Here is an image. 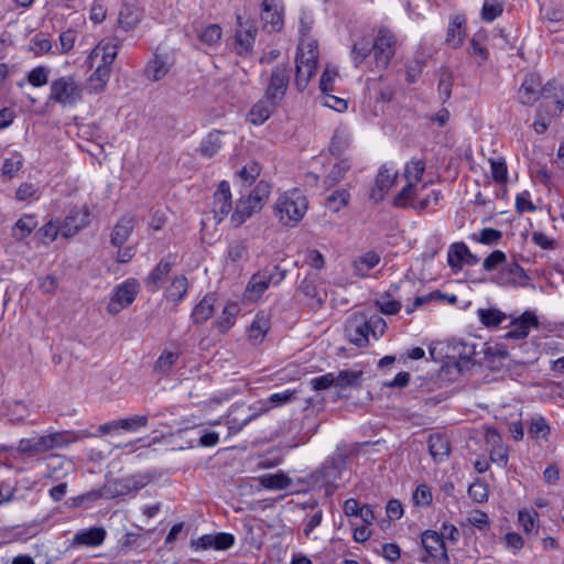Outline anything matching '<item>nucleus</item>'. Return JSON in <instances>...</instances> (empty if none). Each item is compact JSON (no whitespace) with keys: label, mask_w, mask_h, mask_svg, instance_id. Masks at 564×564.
Masks as SVG:
<instances>
[{"label":"nucleus","mask_w":564,"mask_h":564,"mask_svg":"<svg viewBox=\"0 0 564 564\" xmlns=\"http://www.w3.org/2000/svg\"><path fill=\"white\" fill-rule=\"evenodd\" d=\"M492 178L497 183H505L508 178V169L503 159H490L489 160Z\"/></svg>","instance_id":"59"},{"label":"nucleus","mask_w":564,"mask_h":564,"mask_svg":"<svg viewBox=\"0 0 564 564\" xmlns=\"http://www.w3.org/2000/svg\"><path fill=\"white\" fill-rule=\"evenodd\" d=\"M518 520L527 534L535 535L538 533V512L534 510H520Z\"/></svg>","instance_id":"49"},{"label":"nucleus","mask_w":564,"mask_h":564,"mask_svg":"<svg viewBox=\"0 0 564 564\" xmlns=\"http://www.w3.org/2000/svg\"><path fill=\"white\" fill-rule=\"evenodd\" d=\"M270 189L271 187L267 182H259L246 198L240 199L236 204L231 215V223L239 227L254 213L260 212L269 198Z\"/></svg>","instance_id":"4"},{"label":"nucleus","mask_w":564,"mask_h":564,"mask_svg":"<svg viewBox=\"0 0 564 564\" xmlns=\"http://www.w3.org/2000/svg\"><path fill=\"white\" fill-rule=\"evenodd\" d=\"M378 310L386 315H395L400 312L402 305L399 301L391 299L389 293L381 295L375 302Z\"/></svg>","instance_id":"52"},{"label":"nucleus","mask_w":564,"mask_h":564,"mask_svg":"<svg viewBox=\"0 0 564 564\" xmlns=\"http://www.w3.org/2000/svg\"><path fill=\"white\" fill-rule=\"evenodd\" d=\"M485 441L490 447V459L500 467H506L509 460L508 448L502 444L501 435L495 427H486Z\"/></svg>","instance_id":"15"},{"label":"nucleus","mask_w":564,"mask_h":564,"mask_svg":"<svg viewBox=\"0 0 564 564\" xmlns=\"http://www.w3.org/2000/svg\"><path fill=\"white\" fill-rule=\"evenodd\" d=\"M269 330V321L264 315H257L249 327V339L254 344H260Z\"/></svg>","instance_id":"44"},{"label":"nucleus","mask_w":564,"mask_h":564,"mask_svg":"<svg viewBox=\"0 0 564 564\" xmlns=\"http://www.w3.org/2000/svg\"><path fill=\"white\" fill-rule=\"evenodd\" d=\"M502 6L496 0H486L481 9V18L486 22H492L502 14Z\"/></svg>","instance_id":"58"},{"label":"nucleus","mask_w":564,"mask_h":564,"mask_svg":"<svg viewBox=\"0 0 564 564\" xmlns=\"http://www.w3.org/2000/svg\"><path fill=\"white\" fill-rule=\"evenodd\" d=\"M426 184L421 187L416 184L406 183L405 186L394 196L393 206L399 208H412L413 203L416 200L420 191H423Z\"/></svg>","instance_id":"30"},{"label":"nucleus","mask_w":564,"mask_h":564,"mask_svg":"<svg viewBox=\"0 0 564 564\" xmlns=\"http://www.w3.org/2000/svg\"><path fill=\"white\" fill-rule=\"evenodd\" d=\"M133 230V219L131 217H122L113 227L110 234V242L115 247H122Z\"/></svg>","instance_id":"28"},{"label":"nucleus","mask_w":564,"mask_h":564,"mask_svg":"<svg viewBox=\"0 0 564 564\" xmlns=\"http://www.w3.org/2000/svg\"><path fill=\"white\" fill-rule=\"evenodd\" d=\"M362 371L356 370H341L335 375V387L339 389H347L359 387L361 384Z\"/></svg>","instance_id":"43"},{"label":"nucleus","mask_w":564,"mask_h":564,"mask_svg":"<svg viewBox=\"0 0 564 564\" xmlns=\"http://www.w3.org/2000/svg\"><path fill=\"white\" fill-rule=\"evenodd\" d=\"M260 165L251 162L237 172L238 177L246 184H251L260 175Z\"/></svg>","instance_id":"61"},{"label":"nucleus","mask_w":564,"mask_h":564,"mask_svg":"<svg viewBox=\"0 0 564 564\" xmlns=\"http://www.w3.org/2000/svg\"><path fill=\"white\" fill-rule=\"evenodd\" d=\"M452 350L454 352V357H457L456 367L459 373H463L468 370L470 366L476 364L474 360L476 346L474 344L457 340L453 343Z\"/></svg>","instance_id":"20"},{"label":"nucleus","mask_w":564,"mask_h":564,"mask_svg":"<svg viewBox=\"0 0 564 564\" xmlns=\"http://www.w3.org/2000/svg\"><path fill=\"white\" fill-rule=\"evenodd\" d=\"M429 452L435 462H444L451 452L448 440L440 434L431 435L429 438Z\"/></svg>","instance_id":"33"},{"label":"nucleus","mask_w":564,"mask_h":564,"mask_svg":"<svg viewBox=\"0 0 564 564\" xmlns=\"http://www.w3.org/2000/svg\"><path fill=\"white\" fill-rule=\"evenodd\" d=\"M82 98L83 88L74 76H62L51 83L50 100L63 107H74Z\"/></svg>","instance_id":"6"},{"label":"nucleus","mask_w":564,"mask_h":564,"mask_svg":"<svg viewBox=\"0 0 564 564\" xmlns=\"http://www.w3.org/2000/svg\"><path fill=\"white\" fill-rule=\"evenodd\" d=\"M367 325L369 328V334L373 336V338L378 339L381 337L387 329V323L386 321L380 316H371L369 319H367Z\"/></svg>","instance_id":"64"},{"label":"nucleus","mask_w":564,"mask_h":564,"mask_svg":"<svg viewBox=\"0 0 564 564\" xmlns=\"http://www.w3.org/2000/svg\"><path fill=\"white\" fill-rule=\"evenodd\" d=\"M262 487L271 490H283L292 484L291 478L282 471L275 474H265L259 477Z\"/></svg>","instance_id":"37"},{"label":"nucleus","mask_w":564,"mask_h":564,"mask_svg":"<svg viewBox=\"0 0 564 564\" xmlns=\"http://www.w3.org/2000/svg\"><path fill=\"white\" fill-rule=\"evenodd\" d=\"M512 329L506 333L505 338L507 339H524L531 328L539 327V321L536 315L531 311H525L518 318L511 322Z\"/></svg>","instance_id":"17"},{"label":"nucleus","mask_w":564,"mask_h":564,"mask_svg":"<svg viewBox=\"0 0 564 564\" xmlns=\"http://www.w3.org/2000/svg\"><path fill=\"white\" fill-rule=\"evenodd\" d=\"M464 24H465V18L463 15H455L449 21L448 29H447V35H446V42L453 48L460 47L464 42V39H465Z\"/></svg>","instance_id":"31"},{"label":"nucleus","mask_w":564,"mask_h":564,"mask_svg":"<svg viewBox=\"0 0 564 564\" xmlns=\"http://www.w3.org/2000/svg\"><path fill=\"white\" fill-rule=\"evenodd\" d=\"M150 482L147 475H133L120 480L110 481L111 495L115 497L124 496L131 492H137Z\"/></svg>","instance_id":"19"},{"label":"nucleus","mask_w":564,"mask_h":564,"mask_svg":"<svg viewBox=\"0 0 564 564\" xmlns=\"http://www.w3.org/2000/svg\"><path fill=\"white\" fill-rule=\"evenodd\" d=\"M349 197L350 195L346 189L334 191L326 198V207L332 212L336 213L348 204Z\"/></svg>","instance_id":"50"},{"label":"nucleus","mask_w":564,"mask_h":564,"mask_svg":"<svg viewBox=\"0 0 564 564\" xmlns=\"http://www.w3.org/2000/svg\"><path fill=\"white\" fill-rule=\"evenodd\" d=\"M223 35V30L218 24L207 25L199 34L200 42L213 46L218 44Z\"/></svg>","instance_id":"55"},{"label":"nucleus","mask_w":564,"mask_h":564,"mask_svg":"<svg viewBox=\"0 0 564 564\" xmlns=\"http://www.w3.org/2000/svg\"><path fill=\"white\" fill-rule=\"evenodd\" d=\"M28 80L29 83L34 87H42L47 84L48 82V70L44 66H39L33 68L28 74Z\"/></svg>","instance_id":"62"},{"label":"nucleus","mask_w":564,"mask_h":564,"mask_svg":"<svg viewBox=\"0 0 564 564\" xmlns=\"http://www.w3.org/2000/svg\"><path fill=\"white\" fill-rule=\"evenodd\" d=\"M90 224V210L87 206L73 208L59 225L61 235L70 238Z\"/></svg>","instance_id":"11"},{"label":"nucleus","mask_w":564,"mask_h":564,"mask_svg":"<svg viewBox=\"0 0 564 564\" xmlns=\"http://www.w3.org/2000/svg\"><path fill=\"white\" fill-rule=\"evenodd\" d=\"M106 534V530L101 527H93L87 530H80L74 535L72 545L88 547L99 546L104 543Z\"/></svg>","instance_id":"24"},{"label":"nucleus","mask_w":564,"mask_h":564,"mask_svg":"<svg viewBox=\"0 0 564 564\" xmlns=\"http://www.w3.org/2000/svg\"><path fill=\"white\" fill-rule=\"evenodd\" d=\"M295 390H284L282 392L272 393L267 401H261L260 404L264 403L267 405V402H269L272 404L269 406L270 409L273 406H281L292 402L295 399Z\"/></svg>","instance_id":"60"},{"label":"nucleus","mask_w":564,"mask_h":564,"mask_svg":"<svg viewBox=\"0 0 564 564\" xmlns=\"http://www.w3.org/2000/svg\"><path fill=\"white\" fill-rule=\"evenodd\" d=\"M285 274L286 271L278 265L267 267L254 273L245 289L243 299L249 302L258 301L270 285H279Z\"/></svg>","instance_id":"5"},{"label":"nucleus","mask_w":564,"mask_h":564,"mask_svg":"<svg viewBox=\"0 0 564 564\" xmlns=\"http://www.w3.org/2000/svg\"><path fill=\"white\" fill-rule=\"evenodd\" d=\"M478 317L485 326L495 327L506 319V314L496 308H479Z\"/></svg>","instance_id":"48"},{"label":"nucleus","mask_w":564,"mask_h":564,"mask_svg":"<svg viewBox=\"0 0 564 564\" xmlns=\"http://www.w3.org/2000/svg\"><path fill=\"white\" fill-rule=\"evenodd\" d=\"M258 29L253 20L242 21L237 18V28L235 34V51L238 55H246L252 52Z\"/></svg>","instance_id":"10"},{"label":"nucleus","mask_w":564,"mask_h":564,"mask_svg":"<svg viewBox=\"0 0 564 564\" xmlns=\"http://www.w3.org/2000/svg\"><path fill=\"white\" fill-rule=\"evenodd\" d=\"M61 232L59 226L53 221L46 223L35 234V237L45 246L53 242Z\"/></svg>","instance_id":"53"},{"label":"nucleus","mask_w":564,"mask_h":564,"mask_svg":"<svg viewBox=\"0 0 564 564\" xmlns=\"http://www.w3.org/2000/svg\"><path fill=\"white\" fill-rule=\"evenodd\" d=\"M372 52V46L370 42L366 39H361L357 41L351 48V59L355 64V66H359L365 58Z\"/></svg>","instance_id":"51"},{"label":"nucleus","mask_w":564,"mask_h":564,"mask_svg":"<svg viewBox=\"0 0 564 564\" xmlns=\"http://www.w3.org/2000/svg\"><path fill=\"white\" fill-rule=\"evenodd\" d=\"M421 542L427 554L441 564H447L449 558L446 552L445 542L442 536L432 530H426L421 535Z\"/></svg>","instance_id":"14"},{"label":"nucleus","mask_w":564,"mask_h":564,"mask_svg":"<svg viewBox=\"0 0 564 564\" xmlns=\"http://www.w3.org/2000/svg\"><path fill=\"white\" fill-rule=\"evenodd\" d=\"M262 29L268 33L279 32L283 28L284 6L282 0H263L261 3Z\"/></svg>","instance_id":"9"},{"label":"nucleus","mask_w":564,"mask_h":564,"mask_svg":"<svg viewBox=\"0 0 564 564\" xmlns=\"http://www.w3.org/2000/svg\"><path fill=\"white\" fill-rule=\"evenodd\" d=\"M528 433L535 442H547L551 434V427L543 416H534L530 420Z\"/></svg>","instance_id":"35"},{"label":"nucleus","mask_w":564,"mask_h":564,"mask_svg":"<svg viewBox=\"0 0 564 564\" xmlns=\"http://www.w3.org/2000/svg\"><path fill=\"white\" fill-rule=\"evenodd\" d=\"M137 293L138 290L134 282H124L116 286L108 304V312L110 314L119 313L134 301Z\"/></svg>","instance_id":"13"},{"label":"nucleus","mask_w":564,"mask_h":564,"mask_svg":"<svg viewBox=\"0 0 564 564\" xmlns=\"http://www.w3.org/2000/svg\"><path fill=\"white\" fill-rule=\"evenodd\" d=\"M381 257L376 251H368L352 261L354 272L359 278L368 276V272L379 264Z\"/></svg>","instance_id":"29"},{"label":"nucleus","mask_w":564,"mask_h":564,"mask_svg":"<svg viewBox=\"0 0 564 564\" xmlns=\"http://www.w3.org/2000/svg\"><path fill=\"white\" fill-rule=\"evenodd\" d=\"M468 247L464 242L453 243L447 252V262L453 270H460L465 264Z\"/></svg>","instance_id":"41"},{"label":"nucleus","mask_w":564,"mask_h":564,"mask_svg":"<svg viewBox=\"0 0 564 564\" xmlns=\"http://www.w3.org/2000/svg\"><path fill=\"white\" fill-rule=\"evenodd\" d=\"M279 106L278 104H272L271 100H268L265 96L257 101L248 112L247 119L250 123L254 126H261L272 115L273 110Z\"/></svg>","instance_id":"26"},{"label":"nucleus","mask_w":564,"mask_h":564,"mask_svg":"<svg viewBox=\"0 0 564 564\" xmlns=\"http://www.w3.org/2000/svg\"><path fill=\"white\" fill-rule=\"evenodd\" d=\"M236 322V307L226 306L221 315L216 321V326L220 333H226Z\"/></svg>","instance_id":"57"},{"label":"nucleus","mask_w":564,"mask_h":564,"mask_svg":"<svg viewBox=\"0 0 564 564\" xmlns=\"http://www.w3.org/2000/svg\"><path fill=\"white\" fill-rule=\"evenodd\" d=\"M24 158L22 153L13 151L9 158L3 162L1 169V176L6 180H11L17 176L18 172L23 167Z\"/></svg>","instance_id":"42"},{"label":"nucleus","mask_w":564,"mask_h":564,"mask_svg":"<svg viewBox=\"0 0 564 564\" xmlns=\"http://www.w3.org/2000/svg\"><path fill=\"white\" fill-rule=\"evenodd\" d=\"M221 145V132L215 130L202 140L198 151L202 156L210 159L220 150Z\"/></svg>","instance_id":"39"},{"label":"nucleus","mask_w":564,"mask_h":564,"mask_svg":"<svg viewBox=\"0 0 564 564\" xmlns=\"http://www.w3.org/2000/svg\"><path fill=\"white\" fill-rule=\"evenodd\" d=\"M350 163L347 159H343L335 163L325 178L326 185L334 186L340 182L345 177L346 173L350 170Z\"/></svg>","instance_id":"47"},{"label":"nucleus","mask_w":564,"mask_h":564,"mask_svg":"<svg viewBox=\"0 0 564 564\" xmlns=\"http://www.w3.org/2000/svg\"><path fill=\"white\" fill-rule=\"evenodd\" d=\"M442 192L441 191H432L431 194L426 195V197L419 198L416 197V200L412 205V209L423 212L429 209L431 206H436L440 200L442 199Z\"/></svg>","instance_id":"56"},{"label":"nucleus","mask_w":564,"mask_h":564,"mask_svg":"<svg viewBox=\"0 0 564 564\" xmlns=\"http://www.w3.org/2000/svg\"><path fill=\"white\" fill-rule=\"evenodd\" d=\"M37 220L34 215L25 214L20 217L11 229V236L17 241H22L36 228Z\"/></svg>","instance_id":"32"},{"label":"nucleus","mask_w":564,"mask_h":564,"mask_svg":"<svg viewBox=\"0 0 564 564\" xmlns=\"http://www.w3.org/2000/svg\"><path fill=\"white\" fill-rule=\"evenodd\" d=\"M118 48L119 44L116 40H101L87 57L90 67L97 63L95 72L87 80L89 93L98 94L106 88Z\"/></svg>","instance_id":"2"},{"label":"nucleus","mask_w":564,"mask_h":564,"mask_svg":"<svg viewBox=\"0 0 564 564\" xmlns=\"http://www.w3.org/2000/svg\"><path fill=\"white\" fill-rule=\"evenodd\" d=\"M425 171V162L419 159H412L405 164L404 178L406 183L419 185Z\"/></svg>","instance_id":"46"},{"label":"nucleus","mask_w":564,"mask_h":564,"mask_svg":"<svg viewBox=\"0 0 564 564\" xmlns=\"http://www.w3.org/2000/svg\"><path fill=\"white\" fill-rule=\"evenodd\" d=\"M313 23L314 21L312 15L303 11L300 15V43L295 58V85L300 91H303L307 87V84L314 76L317 66V43L308 36Z\"/></svg>","instance_id":"1"},{"label":"nucleus","mask_w":564,"mask_h":564,"mask_svg":"<svg viewBox=\"0 0 564 564\" xmlns=\"http://www.w3.org/2000/svg\"><path fill=\"white\" fill-rule=\"evenodd\" d=\"M187 289L188 282L186 276L176 275L172 280L171 284L167 286L165 291V296L167 300L178 303L185 297Z\"/></svg>","instance_id":"40"},{"label":"nucleus","mask_w":564,"mask_h":564,"mask_svg":"<svg viewBox=\"0 0 564 564\" xmlns=\"http://www.w3.org/2000/svg\"><path fill=\"white\" fill-rule=\"evenodd\" d=\"M371 46L377 66L387 68L395 52L394 35L387 29H380Z\"/></svg>","instance_id":"8"},{"label":"nucleus","mask_w":564,"mask_h":564,"mask_svg":"<svg viewBox=\"0 0 564 564\" xmlns=\"http://www.w3.org/2000/svg\"><path fill=\"white\" fill-rule=\"evenodd\" d=\"M546 90V87L541 88V83L538 77L529 75L519 89V99L523 105H531L538 100L540 96H544Z\"/></svg>","instance_id":"23"},{"label":"nucleus","mask_w":564,"mask_h":564,"mask_svg":"<svg viewBox=\"0 0 564 564\" xmlns=\"http://www.w3.org/2000/svg\"><path fill=\"white\" fill-rule=\"evenodd\" d=\"M398 178V172L390 167L388 164L380 166L376 180L375 186L371 188L369 194L370 199L375 203L381 202L389 189L394 185Z\"/></svg>","instance_id":"12"},{"label":"nucleus","mask_w":564,"mask_h":564,"mask_svg":"<svg viewBox=\"0 0 564 564\" xmlns=\"http://www.w3.org/2000/svg\"><path fill=\"white\" fill-rule=\"evenodd\" d=\"M270 410L269 405H265L264 403H261V406L253 408L250 406L249 411L250 413L246 416L238 417L237 415H234L235 412H231L227 416V425L230 433H238L240 432L248 423L257 419L261 413H267Z\"/></svg>","instance_id":"27"},{"label":"nucleus","mask_w":564,"mask_h":564,"mask_svg":"<svg viewBox=\"0 0 564 564\" xmlns=\"http://www.w3.org/2000/svg\"><path fill=\"white\" fill-rule=\"evenodd\" d=\"M227 257L232 263L248 260L249 247L246 240H232L227 248Z\"/></svg>","instance_id":"45"},{"label":"nucleus","mask_w":564,"mask_h":564,"mask_svg":"<svg viewBox=\"0 0 564 564\" xmlns=\"http://www.w3.org/2000/svg\"><path fill=\"white\" fill-rule=\"evenodd\" d=\"M84 434L73 431H61L48 434L50 446L52 449L65 448L79 441Z\"/></svg>","instance_id":"38"},{"label":"nucleus","mask_w":564,"mask_h":564,"mask_svg":"<svg viewBox=\"0 0 564 564\" xmlns=\"http://www.w3.org/2000/svg\"><path fill=\"white\" fill-rule=\"evenodd\" d=\"M290 83V69L285 65L275 66L269 77L265 87L264 96L272 104H278L283 100Z\"/></svg>","instance_id":"7"},{"label":"nucleus","mask_w":564,"mask_h":564,"mask_svg":"<svg viewBox=\"0 0 564 564\" xmlns=\"http://www.w3.org/2000/svg\"><path fill=\"white\" fill-rule=\"evenodd\" d=\"M173 267V263L167 259L163 258L155 265V268L149 273L144 280L145 288L149 292L155 293L159 291L162 282L169 275Z\"/></svg>","instance_id":"25"},{"label":"nucleus","mask_w":564,"mask_h":564,"mask_svg":"<svg viewBox=\"0 0 564 564\" xmlns=\"http://www.w3.org/2000/svg\"><path fill=\"white\" fill-rule=\"evenodd\" d=\"M499 282L502 285L525 286L528 285L529 276L517 262H510L500 271Z\"/></svg>","instance_id":"21"},{"label":"nucleus","mask_w":564,"mask_h":564,"mask_svg":"<svg viewBox=\"0 0 564 564\" xmlns=\"http://www.w3.org/2000/svg\"><path fill=\"white\" fill-rule=\"evenodd\" d=\"M299 290L310 301L312 307L319 308L324 305L327 293L317 286L315 278L305 276L301 281Z\"/></svg>","instance_id":"22"},{"label":"nucleus","mask_w":564,"mask_h":564,"mask_svg":"<svg viewBox=\"0 0 564 564\" xmlns=\"http://www.w3.org/2000/svg\"><path fill=\"white\" fill-rule=\"evenodd\" d=\"M169 70L170 65L167 62L163 57L155 55L154 58L147 64L144 75L148 79L158 82L165 77Z\"/></svg>","instance_id":"36"},{"label":"nucleus","mask_w":564,"mask_h":564,"mask_svg":"<svg viewBox=\"0 0 564 564\" xmlns=\"http://www.w3.org/2000/svg\"><path fill=\"white\" fill-rule=\"evenodd\" d=\"M307 207L306 196L299 189H292L278 197L274 204V214L281 224L294 227L304 217Z\"/></svg>","instance_id":"3"},{"label":"nucleus","mask_w":564,"mask_h":564,"mask_svg":"<svg viewBox=\"0 0 564 564\" xmlns=\"http://www.w3.org/2000/svg\"><path fill=\"white\" fill-rule=\"evenodd\" d=\"M349 145L348 137L344 133L336 132L329 145V150L334 155H341Z\"/></svg>","instance_id":"63"},{"label":"nucleus","mask_w":564,"mask_h":564,"mask_svg":"<svg viewBox=\"0 0 564 564\" xmlns=\"http://www.w3.org/2000/svg\"><path fill=\"white\" fill-rule=\"evenodd\" d=\"M215 301L216 300L212 294L204 296L192 312L191 317L193 323H205L214 314Z\"/></svg>","instance_id":"34"},{"label":"nucleus","mask_w":564,"mask_h":564,"mask_svg":"<svg viewBox=\"0 0 564 564\" xmlns=\"http://www.w3.org/2000/svg\"><path fill=\"white\" fill-rule=\"evenodd\" d=\"M346 334L349 341L358 347L369 343V328L367 319L361 315H352L346 324Z\"/></svg>","instance_id":"16"},{"label":"nucleus","mask_w":564,"mask_h":564,"mask_svg":"<svg viewBox=\"0 0 564 564\" xmlns=\"http://www.w3.org/2000/svg\"><path fill=\"white\" fill-rule=\"evenodd\" d=\"M231 210V193L227 181H221L214 194L213 213L216 223H220Z\"/></svg>","instance_id":"18"},{"label":"nucleus","mask_w":564,"mask_h":564,"mask_svg":"<svg viewBox=\"0 0 564 564\" xmlns=\"http://www.w3.org/2000/svg\"><path fill=\"white\" fill-rule=\"evenodd\" d=\"M140 12L132 8L128 7L120 11L119 24L126 31L133 29L140 22Z\"/></svg>","instance_id":"54"}]
</instances>
